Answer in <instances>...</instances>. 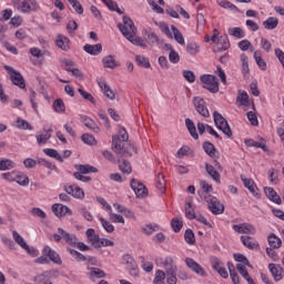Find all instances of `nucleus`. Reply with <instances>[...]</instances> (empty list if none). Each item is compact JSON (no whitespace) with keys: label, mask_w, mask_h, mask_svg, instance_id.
<instances>
[{"label":"nucleus","mask_w":284,"mask_h":284,"mask_svg":"<svg viewBox=\"0 0 284 284\" xmlns=\"http://www.w3.org/2000/svg\"><path fill=\"white\" fill-rule=\"evenodd\" d=\"M128 139H130V135L125 129H120L119 135L112 136V150L115 154H121V156H132V152H136L134 145L125 143Z\"/></svg>","instance_id":"obj_1"},{"label":"nucleus","mask_w":284,"mask_h":284,"mask_svg":"<svg viewBox=\"0 0 284 284\" xmlns=\"http://www.w3.org/2000/svg\"><path fill=\"white\" fill-rule=\"evenodd\" d=\"M123 23H119L118 28L125 37V39H132V37H136V27L134 26V21L128 16H123Z\"/></svg>","instance_id":"obj_2"},{"label":"nucleus","mask_w":284,"mask_h":284,"mask_svg":"<svg viewBox=\"0 0 284 284\" xmlns=\"http://www.w3.org/2000/svg\"><path fill=\"white\" fill-rule=\"evenodd\" d=\"M200 81L202 83V88L204 90H209L212 94H216L219 92V79L213 74H204L201 75Z\"/></svg>","instance_id":"obj_3"},{"label":"nucleus","mask_w":284,"mask_h":284,"mask_svg":"<svg viewBox=\"0 0 284 284\" xmlns=\"http://www.w3.org/2000/svg\"><path fill=\"white\" fill-rule=\"evenodd\" d=\"M213 120L217 130H221L223 134H225L229 139H232V129L230 128L227 120L221 113H219V111H214Z\"/></svg>","instance_id":"obj_4"},{"label":"nucleus","mask_w":284,"mask_h":284,"mask_svg":"<svg viewBox=\"0 0 284 284\" xmlns=\"http://www.w3.org/2000/svg\"><path fill=\"white\" fill-rule=\"evenodd\" d=\"M3 68L4 70H7V72H9L10 81L13 83V85H17L18 88H20V90H26V79H23L21 72L14 70V68L8 64H4Z\"/></svg>","instance_id":"obj_5"},{"label":"nucleus","mask_w":284,"mask_h":284,"mask_svg":"<svg viewBox=\"0 0 284 284\" xmlns=\"http://www.w3.org/2000/svg\"><path fill=\"white\" fill-rule=\"evenodd\" d=\"M205 202L207 203V207L212 214L219 215L225 212V205L221 203L216 196H205Z\"/></svg>","instance_id":"obj_6"},{"label":"nucleus","mask_w":284,"mask_h":284,"mask_svg":"<svg viewBox=\"0 0 284 284\" xmlns=\"http://www.w3.org/2000/svg\"><path fill=\"white\" fill-rule=\"evenodd\" d=\"M122 258L126 265L129 275L132 276V278H139L140 276L139 264H136V261L134 260V257H132V255L130 254H124Z\"/></svg>","instance_id":"obj_7"},{"label":"nucleus","mask_w":284,"mask_h":284,"mask_svg":"<svg viewBox=\"0 0 284 284\" xmlns=\"http://www.w3.org/2000/svg\"><path fill=\"white\" fill-rule=\"evenodd\" d=\"M193 105L196 112L201 114V116H203L204 119H210V110H207V105L205 104V100H203V98H193Z\"/></svg>","instance_id":"obj_8"},{"label":"nucleus","mask_w":284,"mask_h":284,"mask_svg":"<svg viewBox=\"0 0 284 284\" xmlns=\"http://www.w3.org/2000/svg\"><path fill=\"white\" fill-rule=\"evenodd\" d=\"M130 185L138 199H145L148 196V187L139 180L132 179Z\"/></svg>","instance_id":"obj_9"},{"label":"nucleus","mask_w":284,"mask_h":284,"mask_svg":"<svg viewBox=\"0 0 284 284\" xmlns=\"http://www.w3.org/2000/svg\"><path fill=\"white\" fill-rule=\"evenodd\" d=\"M155 263L159 265V263H162L165 272L164 274H170L172 272H176V264H174V258L172 256H168L164 260L163 258H156Z\"/></svg>","instance_id":"obj_10"},{"label":"nucleus","mask_w":284,"mask_h":284,"mask_svg":"<svg viewBox=\"0 0 284 284\" xmlns=\"http://www.w3.org/2000/svg\"><path fill=\"white\" fill-rule=\"evenodd\" d=\"M125 159H130V156L118 154V168L122 174H132V164Z\"/></svg>","instance_id":"obj_11"},{"label":"nucleus","mask_w":284,"mask_h":284,"mask_svg":"<svg viewBox=\"0 0 284 284\" xmlns=\"http://www.w3.org/2000/svg\"><path fill=\"white\" fill-rule=\"evenodd\" d=\"M233 230L237 234H256V229L250 223L234 224Z\"/></svg>","instance_id":"obj_12"},{"label":"nucleus","mask_w":284,"mask_h":284,"mask_svg":"<svg viewBox=\"0 0 284 284\" xmlns=\"http://www.w3.org/2000/svg\"><path fill=\"white\" fill-rule=\"evenodd\" d=\"M268 271L271 272L275 283H278V281H283V266H281L280 264L270 263Z\"/></svg>","instance_id":"obj_13"},{"label":"nucleus","mask_w":284,"mask_h":284,"mask_svg":"<svg viewBox=\"0 0 284 284\" xmlns=\"http://www.w3.org/2000/svg\"><path fill=\"white\" fill-rule=\"evenodd\" d=\"M43 132L44 133H39L36 135L38 145H45V143H48V141H50V139H52V128H45L43 126Z\"/></svg>","instance_id":"obj_14"},{"label":"nucleus","mask_w":284,"mask_h":284,"mask_svg":"<svg viewBox=\"0 0 284 284\" xmlns=\"http://www.w3.org/2000/svg\"><path fill=\"white\" fill-rule=\"evenodd\" d=\"M43 254L49 258V261L55 263V265H61V256H59V253H57V251L52 250L50 246H44Z\"/></svg>","instance_id":"obj_15"},{"label":"nucleus","mask_w":284,"mask_h":284,"mask_svg":"<svg viewBox=\"0 0 284 284\" xmlns=\"http://www.w3.org/2000/svg\"><path fill=\"white\" fill-rule=\"evenodd\" d=\"M185 263L189 270L193 271L194 274L205 276V270H203L192 257H186Z\"/></svg>","instance_id":"obj_16"},{"label":"nucleus","mask_w":284,"mask_h":284,"mask_svg":"<svg viewBox=\"0 0 284 284\" xmlns=\"http://www.w3.org/2000/svg\"><path fill=\"white\" fill-rule=\"evenodd\" d=\"M64 190L67 194H71L74 199H83L85 196L83 189L79 187L77 184L65 186Z\"/></svg>","instance_id":"obj_17"},{"label":"nucleus","mask_w":284,"mask_h":284,"mask_svg":"<svg viewBox=\"0 0 284 284\" xmlns=\"http://www.w3.org/2000/svg\"><path fill=\"white\" fill-rule=\"evenodd\" d=\"M98 85L99 88L102 90L104 97H106V99H110V101H114V99H116V93H114V91L112 90V88H110V85H108V83L105 81H98Z\"/></svg>","instance_id":"obj_18"},{"label":"nucleus","mask_w":284,"mask_h":284,"mask_svg":"<svg viewBox=\"0 0 284 284\" xmlns=\"http://www.w3.org/2000/svg\"><path fill=\"white\" fill-rule=\"evenodd\" d=\"M52 212L58 217L65 216V214H69V216H72V211L70 210V207L59 203H55L52 205Z\"/></svg>","instance_id":"obj_19"},{"label":"nucleus","mask_w":284,"mask_h":284,"mask_svg":"<svg viewBox=\"0 0 284 284\" xmlns=\"http://www.w3.org/2000/svg\"><path fill=\"white\" fill-rule=\"evenodd\" d=\"M264 194L267 196V199H270V201L276 203V205H281V203H283V200H281V195L276 193L271 186L264 187Z\"/></svg>","instance_id":"obj_20"},{"label":"nucleus","mask_w":284,"mask_h":284,"mask_svg":"<svg viewBox=\"0 0 284 284\" xmlns=\"http://www.w3.org/2000/svg\"><path fill=\"white\" fill-rule=\"evenodd\" d=\"M87 239L89 241V243H91V245H93V247H95V250H99L100 247V241L101 237H99V235H97L94 229H88L87 232Z\"/></svg>","instance_id":"obj_21"},{"label":"nucleus","mask_w":284,"mask_h":284,"mask_svg":"<svg viewBox=\"0 0 284 284\" xmlns=\"http://www.w3.org/2000/svg\"><path fill=\"white\" fill-rule=\"evenodd\" d=\"M84 52L87 54H91L92 57H97L103 52V45L101 43L98 44H85L83 47Z\"/></svg>","instance_id":"obj_22"},{"label":"nucleus","mask_w":284,"mask_h":284,"mask_svg":"<svg viewBox=\"0 0 284 284\" xmlns=\"http://www.w3.org/2000/svg\"><path fill=\"white\" fill-rule=\"evenodd\" d=\"M55 45L60 48V50L68 52V50H70V39L63 34H58Z\"/></svg>","instance_id":"obj_23"},{"label":"nucleus","mask_w":284,"mask_h":284,"mask_svg":"<svg viewBox=\"0 0 284 284\" xmlns=\"http://www.w3.org/2000/svg\"><path fill=\"white\" fill-rule=\"evenodd\" d=\"M202 148L205 154L211 156V159H219V151L216 150L214 144H212V142H203Z\"/></svg>","instance_id":"obj_24"},{"label":"nucleus","mask_w":284,"mask_h":284,"mask_svg":"<svg viewBox=\"0 0 284 284\" xmlns=\"http://www.w3.org/2000/svg\"><path fill=\"white\" fill-rule=\"evenodd\" d=\"M81 121L83 125H85V128L91 130V132H95V133L101 132V128H99L97 122H94V120L90 119L89 116L82 115Z\"/></svg>","instance_id":"obj_25"},{"label":"nucleus","mask_w":284,"mask_h":284,"mask_svg":"<svg viewBox=\"0 0 284 284\" xmlns=\"http://www.w3.org/2000/svg\"><path fill=\"white\" fill-rule=\"evenodd\" d=\"M58 234H61L63 241H65V243H68L69 245H77V235L68 233L62 227L58 229Z\"/></svg>","instance_id":"obj_26"},{"label":"nucleus","mask_w":284,"mask_h":284,"mask_svg":"<svg viewBox=\"0 0 284 284\" xmlns=\"http://www.w3.org/2000/svg\"><path fill=\"white\" fill-rule=\"evenodd\" d=\"M102 63L104 68H109L110 70H114V68H119V65H121V63H119L112 54L104 57L102 59Z\"/></svg>","instance_id":"obj_27"},{"label":"nucleus","mask_w":284,"mask_h":284,"mask_svg":"<svg viewBox=\"0 0 284 284\" xmlns=\"http://www.w3.org/2000/svg\"><path fill=\"white\" fill-rule=\"evenodd\" d=\"M217 52H225V50H230V39L227 36H221L217 40Z\"/></svg>","instance_id":"obj_28"},{"label":"nucleus","mask_w":284,"mask_h":284,"mask_svg":"<svg viewBox=\"0 0 284 284\" xmlns=\"http://www.w3.org/2000/svg\"><path fill=\"white\" fill-rule=\"evenodd\" d=\"M205 170H206L209 176H211V179H213V181H215V183H221V173H219V171H216V169H214V165L206 163Z\"/></svg>","instance_id":"obj_29"},{"label":"nucleus","mask_w":284,"mask_h":284,"mask_svg":"<svg viewBox=\"0 0 284 284\" xmlns=\"http://www.w3.org/2000/svg\"><path fill=\"white\" fill-rule=\"evenodd\" d=\"M144 34L149 39V45H161L163 43V40L159 38V36L155 32L144 31Z\"/></svg>","instance_id":"obj_30"},{"label":"nucleus","mask_w":284,"mask_h":284,"mask_svg":"<svg viewBox=\"0 0 284 284\" xmlns=\"http://www.w3.org/2000/svg\"><path fill=\"white\" fill-rule=\"evenodd\" d=\"M241 181L244 183V187H246L248 191H251L256 196V184L254 183V180L245 178V175H241Z\"/></svg>","instance_id":"obj_31"},{"label":"nucleus","mask_w":284,"mask_h":284,"mask_svg":"<svg viewBox=\"0 0 284 284\" xmlns=\"http://www.w3.org/2000/svg\"><path fill=\"white\" fill-rule=\"evenodd\" d=\"M185 125L192 139H194L195 141H199V133L196 132V125L190 118L185 119Z\"/></svg>","instance_id":"obj_32"},{"label":"nucleus","mask_w":284,"mask_h":284,"mask_svg":"<svg viewBox=\"0 0 284 284\" xmlns=\"http://www.w3.org/2000/svg\"><path fill=\"white\" fill-rule=\"evenodd\" d=\"M75 168L78 169V172L80 174H97V172H99V170L90 164H80V165H75Z\"/></svg>","instance_id":"obj_33"},{"label":"nucleus","mask_w":284,"mask_h":284,"mask_svg":"<svg viewBox=\"0 0 284 284\" xmlns=\"http://www.w3.org/2000/svg\"><path fill=\"white\" fill-rule=\"evenodd\" d=\"M236 270L237 272H240L241 276H243V278L247 281L248 284H255L254 278H252V276H250V273L247 272V267L242 264H236Z\"/></svg>","instance_id":"obj_34"},{"label":"nucleus","mask_w":284,"mask_h":284,"mask_svg":"<svg viewBox=\"0 0 284 284\" xmlns=\"http://www.w3.org/2000/svg\"><path fill=\"white\" fill-rule=\"evenodd\" d=\"M241 241H242L244 247H247L248 250L258 248V243L254 242L251 236L242 235Z\"/></svg>","instance_id":"obj_35"},{"label":"nucleus","mask_w":284,"mask_h":284,"mask_svg":"<svg viewBox=\"0 0 284 284\" xmlns=\"http://www.w3.org/2000/svg\"><path fill=\"white\" fill-rule=\"evenodd\" d=\"M17 164L10 159H2L0 161V172H6L7 170H14Z\"/></svg>","instance_id":"obj_36"},{"label":"nucleus","mask_w":284,"mask_h":284,"mask_svg":"<svg viewBox=\"0 0 284 284\" xmlns=\"http://www.w3.org/2000/svg\"><path fill=\"white\" fill-rule=\"evenodd\" d=\"M265 30H276L278 28V18L270 17L263 22Z\"/></svg>","instance_id":"obj_37"},{"label":"nucleus","mask_w":284,"mask_h":284,"mask_svg":"<svg viewBox=\"0 0 284 284\" xmlns=\"http://www.w3.org/2000/svg\"><path fill=\"white\" fill-rule=\"evenodd\" d=\"M244 143L247 148H260V150H263V152H267V146L263 142H256L252 139H248L245 140Z\"/></svg>","instance_id":"obj_38"},{"label":"nucleus","mask_w":284,"mask_h":284,"mask_svg":"<svg viewBox=\"0 0 284 284\" xmlns=\"http://www.w3.org/2000/svg\"><path fill=\"white\" fill-rule=\"evenodd\" d=\"M171 30L173 32V37H174L176 43H179L180 45H185V38H183V33H181V31H179V28H176L175 26H172Z\"/></svg>","instance_id":"obj_39"},{"label":"nucleus","mask_w":284,"mask_h":284,"mask_svg":"<svg viewBox=\"0 0 284 284\" xmlns=\"http://www.w3.org/2000/svg\"><path fill=\"white\" fill-rule=\"evenodd\" d=\"M268 245H271V248L273 250H278V247L283 245V242L276 236V234H271L268 235Z\"/></svg>","instance_id":"obj_40"},{"label":"nucleus","mask_w":284,"mask_h":284,"mask_svg":"<svg viewBox=\"0 0 284 284\" xmlns=\"http://www.w3.org/2000/svg\"><path fill=\"white\" fill-rule=\"evenodd\" d=\"M43 152L44 154H47V156H50L51 159H55V161H59V163H63V156L59 154V151L54 149H44Z\"/></svg>","instance_id":"obj_41"},{"label":"nucleus","mask_w":284,"mask_h":284,"mask_svg":"<svg viewBox=\"0 0 284 284\" xmlns=\"http://www.w3.org/2000/svg\"><path fill=\"white\" fill-rule=\"evenodd\" d=\"M233 258L239 263V265H243L244 267H252V264H250V260H247L245 255L241 253H235L233 255Z\"/></svg>","instance_id":"obj_42"},{"label":"nucleus","mask_w":284,"mask_h":284,"mask_svg":"<svg viewBox=\"0 0 284 284\" xmlns=\"http://www.w3.org/2000/svg\"><path fill=\"white\" fill-rule=\"evenodd\" d=\"M14 182L18 183V185H22L23 187H26L27 185H29L30 179L28 178V175L17 172Z\"/></svg>","instance_id":"obj_43"},{"label":"nucleus","mask_w":284,"mask_h":284,"mask_svg":"<svg viewBox=\"0 0 284 284\" xmlns=\"http://www.w3.org/2000/svg\"><path fill=\"white\" fill-rule=\"evenodd\" d=\"M253 57L258 68H261V70H267V62L263 60L261 51H255Z\"/></svg>","instance_id":"obj_44"},{"label":"nucleus","mask_w":284,"mask_h":284,"mask_svg":"<svg viewBox=\"0 0 284 284\" xmlns=\"http://www.w3.org/2000/svg\"><path fill=\"white\" fill-rule=\"evenodd\" d=\"M229 34L235 37V39H245V31L240 27L229 29Z\"/></svg>","instance_id":"obj_45"},{"label":"nucleus","mask_w":284,"mask_h":284,"mask_svg":"<svg viewBox=\"0 0 284 284\" xmlns=\"http://www.w3.org/2000/svg\"><path fill=\"white\" fill-rule=\"evenodd\" d=\"M241 62H242V74L245 77L250 74V61L247 60V55L245 53L241 54Z\"/></svg>","instance_id":"obj_46"},{"label":"nucleus","mask_w":284,"mask_h":284,"mask_svg":"<svg viewBox=\"0 0 284 284\" xmlns=\"http://www.w3.org/2000/svg\"><path fill=\"white\" fill-rule=\"evenodd\" d=\"M126 39L133 45H138L139 48H143L144 50H145V48H148V43H145V40H143L142 38H135V36H131V38H126Z\"/></svg>","instance_id":"obj_47"},{"label":"nucleus","mask_w":284,"mask_h":284,"mask_svg":"<svg viewBox=\"0 0 284 284\" xmlns=\"http://www.w3.org/2000/svg\"><path fill=\"white\" fill-rule=\"evenodd\" d=\"M156 187L161 194H165V175L163 173L158 174Z\"/></svg>","instance_id":"obj_48"},{"label":"nucleus","mask_w":284,"mask_h":284,"mask_svg":"<svg viewBox=\"0 0 284 284\" xmlns=\"http://www.w3.org/2000/svg\"><path fill=\"white\" fill-rule=\"evenodd\" d=\"M186 52L191 54V57H194L201 52V47L199 44L191 42L186 44Z\"/></svg>","instance_id":"obj_49"},{"label":"nucleus","mask_w":284,"mask_h":284,"mask_svg":"<svg viewBox=\"0 0 284 284\" xmlns=\"http://www.w3.org/2000/svg\"><path fill=\"white\" fill-rule=\"evenodd\" d=\"M171 226L173 232L179 233L183 229V220L179 217H173L171 221Z\"/></svg>","instance_id":"obj_50"},{"label":"nucleus","mask_w":284,"mask_h":284,"mask_svg":"<svg viewBox=\"0 0 284 284\" xmlns=\"http://www.w3.org/2000/svg\"><path fill=\"white\" fill-rule=\"evenodd\" d=\"M184 240L189 245H194L196 243L194 231H192L191 229L186 230L184 233Z\"/></svg>","instance_id":"obj_51"},{"label":"nucleus","mask_w":284,"mask_h":284,"mask_svg":"<svg viewBox=\"0 0 284 284\" xmlns=\"http://www.w3.org/2000/svg\"><path fill=\"white\" fill-rule=\"evenodd\" d=\"M165 276H166V273L164 271L158 270L155 272L153 284H165Z\"/></svg>","instance_id":"obj_52"},{"label":"nucleus","mask_w":284,"mask_h":284,"mask_svg":"<svg viewBox=\"0 0 284 284\" xmlns=\"http://www.w3.org/2000/svg\"><path fill=\"white\" fill-rule=\"evenodd\" d=\"M268 180L272 185H278V170L271 169L268 170Z\"/></svg>","instance_id":"obj_53"},{"label":"nucleus","mask_w":284,"mask_h":284,"mask_svg":"<svg viewBox=\"0 0 284 284\" xmlns=\"http://www.w3.org/2000/svg\"><path fill=\"white\" fill-rule=\"evenodd\" d=\"M12 237L13 241L20 245V247H28V243H26V240H23V237L21 236V234H19V232L17 231H12Z\"/></svg>","instance_id":"obj_54"},{"label":"nucleus","mask_w":284,"mask_h":284,"mask_svg":"<svg viewBox=\"0 0 284 284\" xmlns=\"http://www.w3.org/2000/svg\"><path fill=\"white\" fill-rule=\"evenodd\" d=\"M106 8L111 10L112 12H118V14H123V10L119 8V4L113 0H106L105 3Z\"/></svg>","instance_id":"obj_55"},{"label":"nucleus","mask_w":284,"mask_h":284,"mask_svg":"<svg viewBox=\"0 0 284 284\" xmlns=\"http://www.w3.org/2000/svg\"><path fill=\"white\" fill-rule=\"evenodd\" d=\"M81 141H83V143L87 145H97V139H94L90 133L82 134Z\"/></svg>","instance_id":"obj_56"},{"label":"nucleus","mask_w":284,"mask_h":284,"mask_svg":"<svg viewBox=\"0 0 284 284\" xmlns=\"http://www.w3.org/2000/svg\"><path fill=\"white\" fill-rule=\"evenodd\" d=\"M210 263L213 267V270H215V272H219L225 264L223 262H221L219 260V257L216 256H213L210 258Z\"/></svg>","instance_id":"obj_57"},{"label":"nucleus","mask_w":284,"mask_h":284,"mask_svg":"<svg viewBox=\"0 0 284 284\" xmlns=\"http://www.w3.org/2000/svg\"><path fill=\"white\" fill-rule=\"evenodd\" d=\"M135 61L138 63V65H141V68H150L151 64H150V59L143 57V55H136L135 57Z\"/></svg>","instance_id":"obj_58"},{"label":"nucleus","mask_w":284,"mask_h":284,"mask_svg":"<svg viewBox=\"0 0 284 284\" xmlns=\"http://www.w3.org/2000/svg\"><path fill=\"white\" fill-rule=\"evenodd\" d=\"M68 2L72 6L73 10H75L77 14H83V6L79 0H68Z\"/></svg>","instance_id":"obj_59"},{"label":"nucleus","mask_w":284,"mask_h":284,"mask_svg":"<svg viewBox=\"0 0 284 284\" xmlns=\"http://www.w3.org/2000/svg\"><path fill=\"white\" fill-rule=\"evenodd\" d=\"M185 216L191 221L196 219V214L194 213V209L192 207V203L190 202L185 204Z\"/></svg>","instance_id":"obj_60"},{"label":"nucleus","mask_w":284,"mask_h":284,"mask_svg":"<svg viewBox=\"0 0 284 284\" xmlns=\"http://www.w3.org/2000/svg\"><path fill=\"white\" fill-rule=\"evenodd\" d=\"M53 110H55V112L58 113L65 112V104L63 103V100L61 99L54 100Z\"/></svg>","instance_id":"obj_61"},{"label":"nucleus","mask_w":284,"mask_h":284,"mask_svg":"<svg viewBox=\"0 0 284 284\" xmlns=\"http://www.w3.org/2000/svg\"><path fill=\"white\" fill-rule=\"evenodd\" d=\"M142 232L144 234H154V232H159V225L158 224H146L145 227L142 229Z\"/></svg>","instance_id":"obj_62"},{"label":"nucleus","mask_w":284,"mask_h":284,"mask_svg":"<svg viewBox=\"0 0 284 284\" xmlns=\"http://www.w3.org/2000/svg\"><path fill=\"white\" fill-rule=\"evenodd\" d=\"M16 125L19 128V130H33L32 125H30V122L23 119H18Z\"/></svg>","instance_id":"obj_63"},{"label":"nucleus","mask_w":284,"mask_h":284,"mask_svg":"<svg viewBox=\"0 0 284 284\" xmlns=\"http://www.w3.org/2000/svg\"><path fill=\"white\" fill-rule=\"evenodd\" d=\"M90 272L91 276H94L95 278H105V272L99 267H91Z\"/></svg>","instance_id":"obj_64"}]
</instances>
